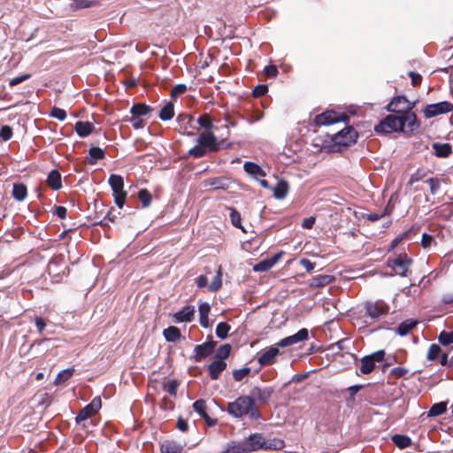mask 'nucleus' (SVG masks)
<instances>
[{
    "label": "nucleus",
    "instance_id": "obj_1",
    "mask_svg": "<svg viewBox=\"0 0 453 453\" xmlns=\"http://www.w3.org/2000/svg\"><path fill=\"white\" fill-rule=\"evenodd\" d=\"M420 127V121L416 113H409L408 116L388 115L374 127L377 134H390L401 132L411 135Z\"/></svg>",
    "mask_w": 453,
    "mask_h": 453
},
{
    "label": "nucleus",
    "instance_id": "obj_2",
    "mask_svg": "<svg viewBox=\"0 0 453 453\" xmlns=\"http://www.w3.org/2000/svg\"><path fill=\"white\" fill-rule=\"evenodd\" d=\"M196 142L197 144L188 152V155L194 158H200L208 153L218 152L232 146V142H227L226 139L219 140L212 132L200 134Z\"/></svg>",
    "mask_w": 453,
    "mask_h": 453
},
{
    "label": "nucleus",
    "instance_id": "obj_3",
    "mask_svg": "<svg viewBox=\"0 0 453 453\" xmlns=\"http://www.w3.org/2000/svg\"><path fill=\"white\" fill-rule=\"evenodd\" d=\"M390 311V306L382 299L367 300L363 303L362 318L367 326H372L384 319Z\"/></svg>",
    "mask_w": 453,
    "mask_h": 453
},
{
    "label": "nucleus",
    "instance_id": "obj_4",
    "mask_svg": "<svg viewBox=\"0 0 453 453\" xmlns=\"http://www.w3.org/2000/svg\"><path fill=\"white\" fill-rule=\"evenodd\" d=\"M227 412L235 418L248 415L251 419L255 420L259 419L261 417L255 400L250 395H242L235 401L228 403Z\"/></svg>",
    "mask_w": 453,
    "mask_h": 453
},
{
    "label": "nucleus",
    "instance_id": "obj_5",
    "mask_svg": "<svg viewBox=\"0 0 453 453\" xmlns=\"http://www.w3.org/2000/svg\"><path fill=\"white\" fill-rule=\"evenodd\" d=\"M414 107V102L409 101L403 96H396L388 104L387 110L388 111L397 113L398 116H408L409 113H414L412 111Z\"/></svg>",
    "mask_w": 453,
    "mask_h": 453
},
{
    "label": "nucleus",
    "instance_id": "obj_6",
    "mask_svg": "<svg viewBox=\"0 0 453 453\" xmlns=\"http://www.w3.org/2000/svg\"><path fill=\"white\" fill-rule=\"evenodd\" d=\"M177 127L176 130L181 134L192 136L199 128L196 125L195 119L188 113H180L176 118Z\"/></svg>",
    "mask_w": 453,
    "mask_h": 453
},
{
    "label": "nucleus",
    "instance_id": "obj_7",
    "mask_svg": "<svg viewBox=\"0 0 453 453\" xmlns=\"http://www.w3.org/2000/svg\"><path fill=\"white\" fill-rule=\"evenodd\" d=\"M386 352L384 349L377 350L370 355L365 356L360 359V372L363 374L371 373L376 367V363L382 362L385 359Z\"/></svg>",
    "mask_w": 453,
    "mask_h": 453
},
{
    "label": "nucleus",
    "instance_id": "obj_8",
    "mask_svg": "<svg viewBox=\"0 0 453 453\" xmlns=\"http://www.w3.org/2000/svg\"><path fill=\"white\" fill-rule=\"evenodd\" d=\"M412 264V259L405 253L400 254L393 259H388V265L390 266L395 274L401 277H406L410 272V265Z\"/></svg>",
    "mask_w": 453,
    "mask_h": 453
},
{
    "label": "nucleus",
    "instance_id": "obj_9",
    "mask_svg": "<svg viewBox=\"0 0 453 453\" xmlns=\"http://www.w3.org/2000/svg\"><path fill=\"white\" fill-rule=\"evenodd\" d=\"M349 117L344 112H336L334 111H326L315 117L317 126L331 125L337 122H349Z\"/></svg>",
    "mask_w": 453,
    "mask_h": 453
},
{
    "label": "nucleus",
    "instance_id": "obj_10",
    "mask_svg": "<svg viewBox=\"0 0 453 453\" xmlns=\"http://www.w3.org/2000/svg\"><path fill=\"white\" fill-rule=\"evenodd\" d=\"M357 137L358 134L355 128L349 126L335 134L332 141L336 145L349 147L356 143Z\"/></svg>",
    "mask_w": 453,
    "mask_h": 453
},
{
    "label": "nucleus",
    "instance_id": "obj_11",
    "mask_svg": "<svg viewBox=\"0 0 453 453\" xmlns=\"http://www.w3.org/2000/svg\"><path fill=\"white\" fill-rule=\"evenodd\" d=\"M101 407L102 400L100 396L94 397L93 400L88 404H87L79 411L75 418L76 423H81V421L93 417L95 414L98 412Z\"/></svg>",
    "mask_w": 453,
    "mask_h": 453
},
{
    "label": "nucleus",
    "instance_id": "obj_12",
    "mask_svg": "<svg viewBox=\"0 0 453 453\" xmlns=\"http://www.w3.org/2000/svg\"><path fill=\"white\" fill-rule=\"evenodd\" d=\"M196 281L199 288L207 287L210 292L219 291L222 288L221 265L219 266L217 273L210 284H208V278L205 275H200L196 278Z\"/></svg>",
    "mask_w": 453,
    "mask_h": 453
},
{
    "label": "nucleus",
    "instance_id": "obj_13",
    "mask_svg": "<svg viewBox=\"0 0 453 453\" xmlns=\"http://www.w3.org/2000/svg\"><path fill=\"white\" fill-rule=\"evenodd\" d=\"M453 111V104L448 101H442L437 104H427L423 112L426 119L445 114Z\"/></svg>",
    "mask_w": 453,
    "mask_h": 453
},
{
    "label": "nucleus",
    "instance_id": "obj_14",
    "mask_svg": "<svg viewBox=\"0 0 453 453\" xmlns=\"http://www.w3.org/2000/svg\"><path fill=\"white\" fill-rule=\"evenodd\" d=\"M309 338V331L307 328H302L293 335L285 337L276 343L277 347L285 348L301 342H304Z\"/></svg>",
    "mask_w": 453,
    "mask_h": 453
},
{
    "label": "nucleus",
    "instance_id": "obj_15",
    "mask_svg": "<svg viewBox=\"0 0 453 453\" xmlns=\"http://www.w3.org/2000/svg\"><path fill=\"white\" fill-rule=\"evenodd\" d=\"M247 453L264 449L265 438L261 434H251L248 438L243 440Z\"/></svg>",
    "mask_w": 453,
    "mask_h": 453
},
{
    "label": "nucleus",
    "instance_id": "obj_16",
    "mask_svg": "<svg viewBox=\"0 0 453 453\" xmlns=\"http://www.w3.org/2000/svg\"><path fill=\"white\" fill-rule=\"evenodd\" d=\"M216 346V342L209 341L202 344H198L195 347V361L200 362L208 356H210Z\"/></svg>",
    "mask_w": 453,
    "mask_h": 453
},
{
    "label": "nucleus",
    "instance_id": "obj_17",
    "mask_svg": "<svg viewBox=\"0 0 453 453\" xmlns=\"http://www.w3.org/2000/svg\"><path fill=\"white\" fill-rule=\"evenodd\" d=\"M279 347L272 346L269 349H265L262 352L258 357L257 361L261 366H267L273 365L275 362L276 357L279 354Z\"/></svg>",
    "mask_w": 453,
    "mask_h": 453
},
{
    "label": "nucleus",
    "instance_id": "obj_18",
    "mask_svg": "<svg viewBox=\"0 0 453 453\" xmlns=\"http://www.w3.org/2000/svg\"><path fill=\"white\" fill-rule=\"evenodd\" d=\"M274 390L273 388H259V387H255L253 388V389L251 390L250 394H251V397L255 400L257 399L258 402L262 403H267L273 394Z\"/></svg>",
    "mask_w": 453,
    "mask_h": 453
},
{
    "label": "nucleus",
    "instance_id": "obj_19",
    "mask_svg": "<svg viewBox=\"0 0 453 453\" xmlns=\"http://www.w3.org/2000/svg\"><path fill=\"white\" fill-rule=\"evenodd\" d=\"M193 409L197 412L202 418L204 419L209 426H213L217 423L216 418H211L206 411V402L203 399L196 400L193 403Z\"/></svg>",
    "mask_w": 453,
    "mask_h": 453
},
{
    "label": "nucleus",
    "instance_id": "obj_20",
    "mask_svg": "<svg viewBox=\"0 0 453 453\" xmlns=\"http://www.w3.org/2000/svg\"><path fill=\"white\" fill-rule=\"evenodd\" d=\"M230 185V180L226 177H214L203 180L204 188H211L212 189H227Z\"/></svg>",
    "mask_w": 453,
    "mask_h": 453
},
{
    "label": "nucleus",
    "instance_id": "obj_21",
    "mask_svg": "<svg viewBox=\"0 0 453 453\" xmlns=\"http://www.w3.org/2000/svg\"><path fill=\"white\" fill-rule=\"evenodd\" d=\"M195 307L192 305H186L178 312L173 314V319L178 323L191 322L195 316Z\"/></svg>",
    "mask_w": 453,
    "mask_h": 453
},
{
    "label": "nucleus",
    "instance_id": "obj_22",
    "mask_svg": "<svg viewBox=\"0 0 453 453\" xmlns=\"http://www.w3.org/2000/svg\"><path fill=\"white\" fill-rule=\"evenodd\" d=\"M334 280V277L329 274H319L309 280V286L313 288H319L327 286Z\"/></svg>",
    "mask_w": 453,
    "mask_h": 453
},
{
    "label": "nucleus",
    "instance_id": "obj_23",
    "mask_svg": "<svg viewBox=\"0 0 453 453\" xmlns=\"http://www.w3.org/2000/svg\"><path fill=\"white\" fill-rule=\"evenodd\" d=\"M226 368V363L221 360H214L208 365L210 378L213 380L219 378L220 373Z\"/></svg>",
    "mask_w": 453,
    "mask_h": 453
},
{
    "label": "nucleus",
    "instance_id": "obj_24",
    "mask_svg": "<svg viewBox=\"0 0 453 453\" xmlns=\"http://www.w3.org/2000/svg\"><path fill=\"white\" fill-rule=\"evenodd\" d=\"M47 185L53 190H59L62 188V179L60 173L57 170H51L46 180Z\"/></svg>",
    "mask_w": 453,
    "mask_h": 453
},
{
    "label": "nucleus",
    "instance_id": "obj_25",
    "mask_svg": "<svg viewBox=\"0 0 453 453\" xmlns=\"http://www.w3.org/2000/svg\"><path fill=\"white\" fill-rule=\"evenodd\" d=\"M74 130L80 137H87L95 130V126L88 121H77Z\"/></svg>",
    "mask_w": 453,
    "mask_h": 453
},
{
    "label": "nucleus",
    "instance_id": "obj_26",
    "mask_svg": "<svg viewBox=\"0 0 453 453\" xmlns=\"http://www.w3.org/2000/svg\"><path fill=\"white\" fill-rule=\"evenodd\" d=\"M211 311V306L208 303H200L198 306V311H199V321L200 325L204 327L208 328L211 324L209 320V313Z\"/></svg>",
    "mask_w": 453,
    "mask_h": 453
},
{
    "label": "nucleus",
    "instance_id": "obj_27",
    "mask_svg": "<svg viewBox=\"0 0 453 453\" xmlns=\"http://www.w3.org/2000/svg\"><path fill=\"white\" fill-rule=\"evenodd\" d=\"M433 150H434V155L437 157H449L452 154V146L449 143H439L434 142L432 145Z\"/></svg>",
    "mask_w": 453,
    "mask_h": 453
},
{
    "label": "nucleus",
    "instance_id": "obj_28",
    "mask_svg": "<svg viewBox=\"0 0 453 453\" xmlns=\"http://www.w3.org/2000/svg\"><path fill=\"white\" fill-rule=\"evenodd\" d=\"M161 453H185L183 446L174 441H165L160 446Z\"/></svg>",
    "mask_w": 453,
    "mask_h": 453
},
{
    "label": "nucleus",
    "instance_id": "obj_29",
    "mask_svg": "<svg viewBox=\"0 0 453 453\" xmlns=\"http://www.w3.org/2000/svg\"><path fill=\"white\" fill-rule=\"evenodd\" d=\"M163 335L165 339L169 342H175L181 337L180 330L174 326H170L164 329Z\"/></svg>",
    "mask_w": 453,
    "mask_h": 453
},
{
    "label": "nucleus",
    "instance_id": "obj_30",
    "mask_svg": "<svg viewBox=\"0 0 453 453\" xmlns=\"http://www.w3.org/2000/svg\"><path fill=\"white\" fill-rule=\"evenodd\" d=\"M198 124L197 127L199 129L203 128L204 132H211V129L214 127L212 119L210 114L203 113L196 120V125Z\"/></svg>",
    "mask_w": 453,
    "mask_h": 453
},
{
    "label": "nucleus",
    "instance_id": "obj_31",
    "mask_svg": "<svg viewBox=\"0 0 453 453\" xmlns=\"http://www.w3.org/2000/svg\"><path fill=\"white\" fill-rule=\"evenodd\" d=\"M89 157L87 159L89 165H95L97 160L104 159L105 157V152L99 147H91L88 150Z\"/></svg>",
    "mask_w": 453,
    "mask_h": 453
},
{
    "label": "nucleus",
    "instance_id": "obj_32",
    "mask_svg": "<svg viewBox=\"0 0 453 453\" xmlns=\"http://www.w3.org/2000/svg\"><path fill=\"white\" fill-rule=\"evenodd\" d=\"M244 171L257 178L258 176H265V171L256 163L253 162H245L243 165Z\"/></svg>",
    "mask_w": 453,
    "mask_h": 453
},
{
    "label": "nucleus",
    "instance_id": "obj_33",
    "mask_svg": "<svg viewBox=\"0 0 453 453\" xmlns=\"http://www.w3.org/2000/svg\"><path fill=\"white\" fill-rule=\"evenodd\" d=\"M418 322L413 319H406L403 321L397 327L396 332L401 336L407 335L416 326Z\"/></svg>",
    "mask_w": 453,
    "mask_h": 453
},
{
    "label": "nucleus",
    "instance_id": "obj_34",
    "mask_svg": "<svg viewBox=\"0 0 453 453\" xmlns=\"http://www.w3.org/2000/svg\"><path fill=\"white\" fill-rule=\"evenodd\" d=\"M152 111L151 107L145 104H134L130 109L133 117H140L147 115Z\"/></svg>",
    "mask_w": 453,
    "mask_h": 453
},
{
    "label": "nucleus",
    "instance_id": "obj_35",
    "mask_svg": "<svg viewBox=\"0 0 453 453\" xmlns=\"http://www.w3.org/2000/svg\"><path fill=\"white\" fill-rule=\"evenodd\" d=\"M392 441L396 445L399 449H403L408 448L411 445V439L408 435L404 434H394L391 437Z\"/></svg>",
    "mask_w": 453,
    "mask_h": 453
},
{
    "label": "nucleus",
    "instance_id": "obj_36",
    "mask_svg": "<svg viewBox=\"0 0 453 453\" xmlns=\"http://www.w3.org/2000/svg\"><path fill=\"white\" fill-rule=\"evenodd\" d=\"M27 196V186L23 183H17L12 188V196L17 201H23Z\"/></svg>",
    "mask_w": 453,
    "mask_h": 453
},
{
    "label": "nucleus",
    "instance_id": "obj_37",
    "mask_svg": "<svg viewBox=\"0 0 453 453\" xmlns=\"http://www.w3.org/2000/svg\"><path fill=\"white\" fill-rule=\"evenodd\" d=\"M174 117V105L168 102L159 111V119L163 121L170 120Z\"/></svg>",
    "mask_w": 453,
    "mask_h": 453
},
{
    "label": "nucleus",
    "instance_id": "obj_38",
    "mask_svg": "<svg viewBox=\"0 0 453 453\" xmlns=\"http://www.w3.org/2000/svg\"><path fill=\"white\" fill-rule=\"evenodd\" d=\"M112 195H113L115 204L119 209H122L124 204H125L127 193L124 190V188L123 189H121V188H113L112 189Z\"/></svg>",
    "mask_w": 453,
    "mask_h": 453
},
{
    "label": "nucleus",
    "instance_id": "obj_39",
    "mask_svg": "<svg viewBox=\"0 0 453 453\" xmlns=\"http://www.w3.org/2000/svg\"><path fill=\"white\" fill-rule=\"evenodd\" d=\"M447 411V403L440 402L431 406L427 412L428 417H436L443 414Z\"/></svg>",
    "mask_w": 453,
    "mask_h": 453
},
{
    "label": "nucleus",
    "instance_id": "obj_40",
    "mask_svg": "<svg viewBox=\"0 0 453 453\" xmlns=\"http://www.w3.org/2000/svg\"><path fill=\"white\" fill-rule=\"evenodd\" d=\"M97 4L98 2L93 0H73L70 6L73 10H81L88 9Z\"/></svg>",
    "mask_w": 453,
    "mask_h": 453
},
{
    "label": "nucleus",
    "instance_id": "obj_41",
    "mask_svg": "<svg viewBox=\"0 0 453 453\" xmlns=\"http://www.w3.org/2000/svg\"><path fill=\"white\" fill-rule=\"evenodd\" d=\"M288 191V185L286 181L280 180L273 189V195L278 199H283Z\"/></svg>",
    "mask_w": 453,
    "mask_h": 453
},
{
    "label": "nucleus",
    "instance_id": "obj_42",
    "mask_svg": "<svg viewBox=\"0 0 453 453\" xmlns=\"http://www.w3.org/2000/svg\"><path fill=\"white\" fill-rule=\"evenodd\" d=\"M285 446L284 441L278 438L265 440L264 449H281Z\"/></svg>",
    "mask_w": 453,
    "mask_h": 453
},
{
    "label": "nucleus",
    "instance_id": "obj_43",
    "mask_svg": "<svg viewBox=\"0 0 453 453\" xmlns=\"http://www.w3.org/2000/svg\"><path fill=\"white\" fill-rule=\"evenodd\" d=\"M231 349L232 348L229 343H225L221 345L216 352L215 360L225 361V359H226L230 356Z\"/></svg>",
    "mask_w": 453,
    "mask_h": 453
},
{
    "label": "nucleus",
    "instance_id": "obj_44",
    "mask_svg": "<svg viewBox=\"0 0 453 453\" xmlns=\"http://www.w3.org/2000/svg\"><path fill=\"white\" fill-rule=\"evenodd\" d=\"M230 211V219L232 225L236 227L242 229L243 232H245L242 225V217L240 212L234 207L229 208Z\"/></svg>",
    "mask_w": 453,
    "mask_h": 453
},
{
    "label": "nucleus",
    "instance_id": "obj_45",
    "mask_svg": "<svg viewBox=\"0 0 453 453\" xmlns=\"http://www.w3.org/2000/svg\"><path fill=\"white\" fill-rule=\"evenodd\" d=\"M138 198L144 208L149 207L152 201L151 193L146 188H142L138 192Z\"/></svg>",
    "mask_w": 453,
    "mask_h": 453
},
{
    "label": "nucleus",
    "instance_id": "obj_46",
    "mask_svg": "<svg viewBox=\"0 0 453 453\" xmlns=\"http://www.w3.org/2000/svg\"><path fill=\"white\" fill-rule=\"evenodd\" d=\"M231 326L226 322H220L216 326V335L219 339H226L228 336V333Z\"/></svg>",
    "mask_w": 453,
    "mask_h": 453
},
{
    "label": "nucleus",
    "instance_id": "obj_47",
    "mask_svg": "<svg viewBox=\"0 0 453 453\" xmlns=\"http://www.w3.org/2000/svg\"><path fill=\"white\" fill-rule=\"evenodd\" d=\"M438 342L442 346H449L453 343V331H441L438 336Z\"/></svg>",
    "mask_w": 453,
    "mask_h": 453
},
{
    "label": "nucleus",
    "instance_id": "obj_48",
    "mask_svg": "<svg viewBox=\"0 0 453 453\" xmlns=\"http://www.w3.org/2000/svg\"><path fill=\"white\" fill-rule=\"evenodd\" d=\"M74 371L75 370L73 367L61 371L57 375L55 383L59 384L67 381L73 375Z\"/></svg>",
    "mask_w": 453,
    "mask_h": 453
},
{
    "label": "nucleus",
    "instance_id": "obj_49",
    "mask_svg": "<svg viewBox=\"0 0 453 453\" xmlns=\"http://www.w3.org/2000/svg\"><path fill=\"white\" fill-rule=\"evenodd\" d=\"M441 353V347L436 343H433L430 345V347L428 349V351L426 354V358L430 361H434L440 357Z\"/></svg>",
    "mask_w": 453,
    "mask_h": 453
},
{
    "label": "nucleus",
    "instance_id": "obj_50",
    "mask_svg": "<svg viewBox=\"0 0 453 453\" xmlns=\"http://www.w3.org/2000/svg\"><path fill=\"white\" fill-rule=\"evenodd\" d=\"M109 184L113 188H124V180L123 177L119 174H111L109 177Z\"/></svg>",
    "mask_w": 453,
    "mask_h": 453
},
{
    "label": "nucleus",
    "instance_id": "obj_51",
    "mask_svg": "<svg viewBox=\"0 0 453 453\" xmlns=\"http://www.w3.org/2000/svg\"><path fill=\"white\" fill-rule=\"evenodd\" d=\"M428 173H429L428 171H426L423 169H417L416 172L411 175L410 180L407 184L411 186L415 182L422 180L423 179H425Z\"/></svg>",
    "mask_w": 453,
    "mask_h": 453
},
{
    "label": "nucleus",
    "instance_id": "obj_52",
    "mask_svg": "<svg viewBox=\"0 0 453 453\" xmlns=\"http://www.w3.org/2000/svg\"><path fill=\"white\" fill-rule=\"evenodd\" d=\"M426 182L429 185L431 194L435 195L441 188V180L437 177H433L427 179Z\"/></svg>",
    "mask_w": 453,
    "mask_h": 453
},
{
    "label": "nucleus",
    "instance_id": "obj_53",
    "mask_svg": "<svg viewBox=\"0 0 453 453\" xmlns=\"http://www.w3.org/2000/svg\"><path fill=\"white\" fill-rule=\"evenodd\" d=\"M179 382L176 380H172L164 384V390L171 395H176Z\"/></svg>",
    "mask_w": 453,
    "mask_h": 453
},
{
    "label": "nucleus",
    "instance_id": "obj_54",
    "mask_svg": "<svg viewBox=\"0 0 453 453\" xmlns=\"http://www.w3.org/2000/svg\"><path fill=\"white\" fill-rule=\"evenodd\" d=\"M250 367H243L242 369H236L233 371V378L235 381H241L244 377L250 374Z\"/></svg>",
    "mask_w": 453,
    "mask_h": 453
},
{
    "label": "nucleus",
    "instance_id": "obj_55",
    "mask_svg": "<svg viewBox=\"0 0 453 453\" xmlns=\"http://www.w3.org/2000/svg\"><path fill=\"white\" fill-rule=\"evenodd\" d=\"M273 267L268 258L264 259L254 265L253 270L256 272H266Z\"/></svg>",
    "mask_w": 453,
    "mask_h": 453
},
{
    "label": "nucleus",
    "instance_id": "obj_56",
    "mask_svg": "<svg viewBox=\"0 0 453 453\" xmlns=\"http://www.w3.org/2000/svg\"><path fill=\"white\" fill-rule=\"evenodd\" d=\"M12 128L10 126H3L0 129V140L6 142L12 137Z\"/></svg>",
    "mask_w": 453,
    "mask_h": 453
},
{
    "label": "nucleus",
    "instance_id": "obj_57",
    "mask_svg": "<svg viewBox=\"0 0 453 453\" xmlns=\"http://www.w3.org/2000/svg\"><path fill=\"white\" fill-rule=\"evenodd\" d=\"M50 116L55 118V119H58V120L63 121L66 118V112H65V111L64 109H61V108L54 106L51 109Z\"/></svg>",
    "mask_w": 453,
    "mask_h": 453
},
{
    "label": "nucleus",
    "instance_id": "obj_58",
    "mask_svg": "<svg viewBox=\"0 0 453 453\" xmlns=\"http://www.w3.org/2000/svg\"><path fill=\"white\" fill-rule=\"evenodd\" d=\"M267 91H268L267 85L259 84L254 88L252 94L255 97H260V96L265 95L267 93Z\"/></svg>",
    "mask_w": 453,
    "mask_h": 453
},
{
    "label": "nucleus",
    "instance_id": "obj_59",
    "mask_svg": "<svg viewBox=\"0 0 453 453\" xmlns=\"http://www.w3.org/2000/svg\"><path fill=\"white\" fill-rule=\"evenodd\" d=\"M186 91H187V86L185 84H177L173 88L170 96L172 97H176V96L185 93Z\"/></svg>",
    "mask_w": 453,
    "mask_h": 453
},
{
    "label": "nucleus",
    "instance_id": "obj_60",
    "mask_svg": "<svg viewBox=\"0 0 453 453\" xmlns=\"http://www.w3.org/2000/svg\"><path fill=\"white\" fill-rule=\"evenodd\" d=\"M264 72L267 78H276L278 68L274 65H269L265 67Z\"/></svg>",
    "mask_w": 453,
    "mask_h": 453
},
{
    "label": "nucleus",
    "instance_id": "obj_61",
    "mask_svg": "<svg viewBox=\"0 0 453 453\" xmlns=\"http://www.w3.org/2000/svg\"><path fill=\"white\" fill-rule=\"evenodd\" d=\"M53 213L56 214L59 219H64L66 218L67 210L65 206L56 205L53 208Z\"/></svg>",
    "mask_w": 453,
    "mask_h": 453
},
{
    "label": "nucleus",
    "instance_id": "obj_62",
    "mask_svg": "<svg viewBox=\"0 0 453 453\" xmlns=\"http://www.w3.org/2000/svg\"><path fill=\"white\" fill-rule=\"evenodd\" d=\"M30 76L31 75L29 73H26V74H23L20 76L14 77L12 80H10L9 85L12 87L16 86V85L28 80L30 78Z\"/></svg>",
    "mask_w": 453,
    "mask_h": 453
},
{
    "label": "nucleus",
    "instance_id": "obj_63",
    "mask_svg": "<svg viewBox=\"0 0 453 453\" xmlns=\"http://www.w3.org/2000/svg\"><path fill=\"white\" fill-rule=\"evenodd\" d=\"M130 121L134 129L143 128L146 125V121L144 119H140L139 117H132Z\"/></svg>",
    "mask_w": 453,
    "mask_h": 453
},
{
    "label": "nucleus",
    "instance_id": "obj_64",
    "mask_svg": "<svg viewBox=\"0 0 453 453\" xmlns=\"http://www.w3.org/2000/svg\"><path fill=\"white\" fill-rule=\"evenodd\" d=\"M409 77L411 78L412 86L416 87L421 84L422 76L419 73L411 71L409 73Z\"/></svg>",
    "mask_w": 453,
    "mask_h": 453
}]
</instances>
